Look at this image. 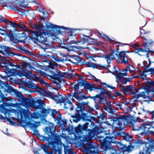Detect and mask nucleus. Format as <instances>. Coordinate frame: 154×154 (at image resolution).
<instances>
[{"instance_id":"f257e3e1","label":"nucleus","mask_w":154,"mask_h":154,"mask_svg":"<svg viewBox=\"0 0 154 154\" xmlns=\"http://www.w3.org/2000/svg\"><path fill=\"white\" fill-rule=\"evenodd\" d=\"M122 140L129 142V144H123L121 142L116 141V137L112 134H107L102 140H100V148L104 154H124L126 151H129L131 148L130 142L133 139V137L127 133L122 132L121 134Z\"/></svg>"},{"instance_id":"f03ea898","label":"nucleus","mask_w":154,"mask_h":154,"mask_svg":"<svg viewBox=\"0 0 154 154\" xmlns=\"http://www.w3.org/2000/svg\"><path fill=\"white\" fill-rule=\"evenodd\" d=\"M89 124L88 122L84 124L83 125L78 124L75 128V132L79 135L82 134L83 131H85V135L81 140L82 146L86 154H96L98 152V147L92 143H89V141L91 140L94 136L100 134L102 131L99 126L93 128L92 130L88 129Z\"/></svg>"},{"instance_id":"7ed1b4c3","label":"nucleus","mask_w":154,"mask_h":154,"mask_svg":"<svg viewBox=\"0 0 154 154\" xmlns=\"http://www.w3.org/2000/svg\"><path fill=\"white\" fill-rule=\"evenodd\" d=\"M117 128L119 129H123L125 126L129 125L132 126L134 131H137V135L139 137L138 133L144 130L147 123H143L140 121L139 118L132 119L131 116L128 115L120 116L117 118Z\"/></svg>"},{"instance_id":"20e7f679","label":"nucleus","mask_w":154,"mask_h":154,"mask_svg":"<svg viewBox=\"0 0 154 154\" xmlns=\"http://www.w3.org/2000/svg\"><path fill=\"white\" fill-rule=\"evenodd\" d=\"M45 102L41 99H33L30 102V105L33 108L36 109H40V112H34L32 117L35 119H38L39 118L44 119L50 113V115L53 118L55 119V114L59 113L55 109H51L50 108L47 109L45 108Z\"/></svg>"},{"instance_id":"39448f33","label":"nucleus","mask_w":154,"mask_h":154,"mask_svg":"<svg viewBox=\"0 0 154 154\" xmlns=\"http://www.w3.org/2000/svg\"><path fill=\"white\" fill-rule=\"evenodd\" d=\"M57 128L54 124L51 122H49L48 126H46L43 129L45 132L44 135H47L46 137L37 134V137L40 140L43 141H46L48 142H56L60 140V135L56 133Z\"/></svg>"},{"instance_id":"423d86ee","label":"nucleus","mask_w":154,"mask_h":154,"mask_svg":"<svg viewBox=\"0 0 154 154\" xmlns=\"http://www.w3.org/2000/svg\"><path fill=\"white\" fill-rule=\"evenodd\" d=\"M29 34L32 35L31 38L32 40H35L37 42H41V48L46 52L48 49L52 48L53 45L48 43L47 41V38L48 32H35V31L31 30L30 31Z\"/></svg>"},{"instance_id":"0eeeda50","label":"nucleus","mask_w":154,"mask_h":154,"mask_svg":"<svg viewBox=\"0 0 154 154\" xmlns=\"http://www.w3.org/2000/svg\"><path fill=\"white\" fill-rule=\"evenodd\" d=\"M16 5H13V4L15 3L14 2H11L8 1L4 2V3L8 4V5L7 4H4L2 5V6L4 8V7H9L10 8H11L13 10H14L15 11H18L19 14L21 15H24L26 14L27 13L29 12V11L28 10H25V9H21V8H17L21 7L22 8H25L27 6L29 3H35L36 2L35 0H23V2H20V0H17L16 2Z\"/></svg>"},{"instance_id":"6e6552de","label":"nucleus","mask_w":154,"mask_h":154,"mask_svg":"<svg viewBox=\"0 0 154 154\" xmlns=\"http://www.w3.org/2000/svg\"><path fill=\"white\" fill-rule=\"evenodd\" d=\"M116 57L121 63L128 64L129 63L128 60V56L125 54V53L122 51L119 52L117 49L112 50L108 54H103L102 57L105 58L108 63H109V60L111 61L115 59Z\"/></svg>"},{"instance_id":"1a4fd4ad","label":"nucleus","mask_w":154,"mask_h":154,"mask_svg":"<svg viewBox=\"0 0 154 154\" xmlns=\"http://www.w3.org/2000/svg\"><path fill=\"white\" fill-rule=\"evenodd\" d=\"M60 140L56 142H48L47 144H42L41 148L42 149L46 154H55L53 152L48 150V148L52 149L55 152H57L58 154H61V147Z\"/></svg>"},{"instance_id":"9d476101","label":"nucleus","mask_w":154,"mask_h":154,"mask_svg":"<svg viewBox=\"0 0 154 154\" xmlns=\"http://www.w3.org/2000/svg\"><path fill=\"white\" fill-rule=\"evenodd\" d=\"M17 115L18 117L20 118L19 121L21 123L28 124L31 128L34 129H36L38 125L35 124L30 122L31 116L30 113L26 109H19L17 112Z\"/></svg>"},{"instance_id":"9b49d317","label":"nucleus","mask_w":154,"mask_h":154,"mask_svg":"<svg viewBox=\"0 0 154 154\" xmlns=\"http://www.w3.org/2000/svg\"><path fill=\"white\" fill-rule=\"evenodd\" d=\"M145 22L146 23L143 26L140 27V37L143 39V45L145 49H146L149 53H154V51H151L149 50L150 48L154 45V41L149 36V33L150 32L145 31L144 30L141 29L147 23L146 21Z\"/></svg>"},{"instance_id":"f8f14e48","label":"nucleus","mask_w":154,"mask_h":154,"mask_svg":"<svg viewBox=\"0 0 154 154\" xmlns=\"http://www.w3.org/2000/svg\"><path fill=\"white\" fill-rule=\"evenodd\" d=\"M1 64H0V69L3 70L5 74L7 75L11 74L12 73V70H16L15 69H10L8 66H9L15 67L19 68L20 66L15 63V64L11 63L9 60H8L5 58V57H2L0 61Z\"/></svg>"},{"instance_id":"ddd939ff","label":"nucleus","mask_w":154,"mask_h":154,"mask_svg":"<svg viewBox=\"0 0 154 154\" xmlns=\"http://www.w3.org/2000/svg\"><path fill=\"white\" fill-rule=\"evenodd\" d=\"M38 92L40 94L44 96L50 97L54 100L57 102V103H64L68 99V97L65 98L63 97H62L61 99H59V97L62 96L60 95H54L53 94V92L52 93L50 91L48 92L46 90L42 88H40V91H38Z\"/></svg>"},{"instance_id":"4468645a","label":"nucleus","mask_w":154,"mask_h":154,"mask_svg":"<svg viewBox=\"0 0 154 154\" xmlns=\"http://www.w3.org/2000/svg\"><path fill=\"white\" fill-rule=\"evenodd\" d=\"M47 31L51 35H57L61 33L62 29H66L65 27L53 25L48 23L46 24Z\"/></svg>"},{"instance_id":"2eb2a0df","label":"nucleus","mask_w":154,"mask_h":154,"mask_svg":"<svg viewBox=\"0 0 154 154\" xmlns=\"http://www.w3.org/2000/svg\"><path fill=\"white\" fill-rule=\"evenodd\" d=\"M74 86V92L73 93L72 95L70 94H68V96L69 98L72 99L74 97L78 101H81L87 98V96L82 94L81 91H78L79 88V84H75Z\"/></svg>"},{"instance_id":"dca6fc26","label":"nucleus","mask_w":154,"mask_h":154,"mask_svg":"<svg viewBox=\"0 0 154 154\" xmlns=\"http://www.w3.org/2000/svg\"><path fill=\"white\" fill-rule=\"evenodd\" d=\"M88 102L86 103L85 102L82 101L81 103L76 104L77 107L75 109V115H72L71 117L72 119L78 117L79 115L82 114V113L87 112V111L86 110L84 107V105H87Z\"/></svg>"},{"instance_id":"f3484780","label":"nucleus","mask_w":154,"mask_h":154,"mask_svg":"<svg viewBox=\"0 0 154 154\" xmlns=\"http://www.w3.org/2000/svg\"><path fill=\"white\" fill-rule=\"evenodd\" d=\"M82 114L79 115L78 117L72 119L73 121L76 123L80 120L81 119L84 121H87L91 122L96 120V118L94 116H90V112H87L83 113Z\"/></svg>"},{"instance_id":"a211bd4d","label":"nucleus","mask_w":154,"mask_h":154,"mask_svg":"<svg viewBox=\"0 0 154 154\" xmlns=\"http://www.w3.org/2000/svg\"><path fill=\"white\" fill-rule=\"evenodd\" d=\"M101 95L100 92L98 94H97L95 96L88 97L87 96V98H90L93 99L95 103V106L96 109H97L101 106V105L103 102H104V98Z\"/></svg>"},{"instance_id":"6ab92c4d","label":"nucleus","mask_w":154,"mask_h":154,"mask_svg":"<svg viewBox=\"0 0 154 154\" xmlns=\"http://www.w3.org/2000/svg\"><path fill=\"white\" fill-rule=\"evenodd\" d=\"M0 51L1 53H4L5 52V55L8 56L13 57L14 55H17L18 56H22L23 57L28 58V57H26L24 56H23L20 54L12 52L11 50V48L8 47L5 45H0Z\"/></svg>"},{"instance_id":"aec40b11","label":"nucleus","mask_w":154,"mask_h":154,"mask_svg":"<svg viewBox=\"0 0 154 154\" xmlns=\"http://www.w3.org/2000/svg\"><path fill=\"white\" fill-rule=\"evenodd\" d=\"M8 23H9L10 25L12 26L13 28H14V31L19 32L18 29L17 28L20 29H21L24 30L26 31L27 32L29 33L30 31H31L27 29L26 26L24 24L20 23H17L16 22H13L9 20H7Z\"/></svg>"},{"instance_id":"412c9836","label":"nucleus","mask_w":154,"mask_h":154,"mask_svg":"<svg viewBox=\"0 0 154 154\" xmlns=\"http://www.w3.org/2000/svg\"><path fill=\"white\" fill-rule=\"evenodd\" d=\"M150 128L151 126L149 123H147V124L146 125L144 130L142 131H140L138 133L139 137H143V138L144 139V137L146 135H152L154 136V131L150 130Z\"/></svg>"},{"instance_id":"4be33fe9","label":"nucleus","mask_w":154,"mask_h":154,"mask_svg":"<svg viewBox=\"0 0 154 154\" xmlns=\"http://www.w3.org/2000/svg\"><path fill=\"white\" fill-rule=\"evenodd\" d=\"M146 83V84L145 85L142 84L140 89H143L146 91V92L149 93V91L152 90V88H153V87L154 86V81H147Z\"/></svg>"},{"instance_id":"5701e85b","label":"nucleus","mask_w":154,"mask_h":154,"mask_svg":"<svg viewBox=\"0 0 154 154\" xmlns=\"http://www.w3.org/2000/svg\"><path fill=\"white\" fill-rule=\"evenodd\" d=\"M0 86L2 88H4L6 91L8 93H11L12 92H14L15 89L13 87L10 86L7 82H3L2 81L0 82Z\"/></svg>"},{"instance_id":"b1692460","label":"nucleus","mask_w":154,"mask_h":154,"mask_svg":"<svg viewBox=\"0 0 154 154\" xmlns=\"http://www.w3.org/2000/svg\"><path fill=\"white\" fill-rule=\"evenodd\" d=\"M102 85H98V88L97 90H100V93L101 95L103 96V98H104V102L105 103H107V100L106 97L105 96L104 94H106L109 96L112 97V96L111 94L109 92V91H105V89L104 88H102Z\"/></svg>"},{"instance_id":"393cba45","label":"nucleus","mask_w":154,"mask_h":154,"mask_svg":"<svg viewBox=\"0 0 154 154\" xmlns=\"http://www.w3.org/2000/svg\"><path fill=\"white\" fill-rule=\"evenodd\" d=\"M84 87L86 90H88L90 91L98 89V85L95 86L93 84H89L87 81H85Z\"/></svg>"},{"instance_id":"a878e982","label":"nucleus","mask_w":154,"mask_h":154,"mask_svg":"<svg viewBox=\"0 0 154 154\" xmlns=\"http://www.w3.org/2000/svg\"><path fill=\"white\" fill-rule=\"evenodd\" d=\"M60 145L61 147V154L62 152V147L63 146L64 147V151L65 154H68L71 152L73 151V149H71L70 148L69 146L67 145H65V144L62 143L61 139L60 137Z\"/></svg>"},{"instance_id":"bb28decb","label":"nucleus","mask_w":154,"mask_h":154,"mask_svg":"<svg viewBox=\"0 0 154 154\" xmlns=\"http://www.w3.org/2000/svg\"><path fill=\"white\" fill-rule=\"evenodd\" d=\"M120 88L122 91H123L125 94H131V89L132 88V85H130L128 86L125 87L122 84H119Z\"/></svg>"},{"instance_id":"cd10ccee","label":"nucleus","mask_w":154,"mask_h":154,"mask_svg":"<svg viewBox=\"0 0 154 154\" xmlns=\"http://www.w3.org/2000/svg\"><path fill=\"white\" fill-rule=\"evenodd\" d=\"M115 43L116 44H118L119 45H116V46L118 47H122L123 46V45H128L130 46L131 47H132V48L135 49V51H137V49H138V48H137V47H139L140 46V45L138 44V43H134V44H133L132 45H130V44L126 43H122L120 42H118L115 41Z\"/></svg>"},{"instance_id":"c85d7f7f","label":"nucleus","mask_w":154,"mask_h":154,"mask_svg":"<svg viewBox=\"0 0 154 154\" xmlns=\"http://www.w3.org/2000/svg\"><path fill=\"white\" fill-rule=\"evenodd\" d=\"M56 72H55L54 75H47L51 79L55 80L59 79V78L66 77V75L63 74V73L62 74L60 71L58 72L57 73Z\"/></svg>"},{"instance_id":"c756f323","label":"nucleus","mask_w":154,"mask_h":154,"mask_svg":"<svg viewBox=\"0 0 154 154\" xmlns=\"http://www.w3.org/2000/svg\"><path fill=\"white\" fill-rule=\"evenodd\" d=\"M66 29H62L61 33L64 32H66L68 33L69 36H68V39L69 38H71V37H74L75 36V33H74V31H75V30L74 29H71L70 28H66Z\"/></svg>"},{"instance_id":"7c9ffc66","label":"nucleus","mask_w":154,"mask_h":154,"mask_svg":"<svg viewBox=\"0 0 154 154\" xmlns=\"http://www.w3.org/2000/svg\"><path fill=\"white\" fill-rule=\"evenodd\" d=\"M3 95L1 92H0V97L1 100H0V102H3V103L0 105V108L2 109H5V107H10V103L5 102L4 101L3 99Z\"/></svg>"},{"instance_id":"2f4dec72","label":"nucleus","mask_w":154,"mask_h":154,"mask_svg":"<svg viewBox=\"0 0 154 154\" xmlns=\"http://www.w3.org/2000/svg\"><path fill=\"white\" fill-rule=\"evenodd\" d=\"M150 139V138L149 137L147 139V141L146 142H145L143 141L142 139H137L135 140L134 142V146H136L137 147H139L140 146L145 144V146H146L145 144L146 143H147L148 142V140L149 139Z\"/></svg>"},{"instance_id":"473e14b6","label":"nucleus","mask_w":154,"mask_h":154,"mask_svg":"<svg viewBox=\"0 0 154 154\" xmlns=\"http://www.w3.org/2000/svg\"><path fill=\"white\" fill-rule=\"evenodd\" d=\"M32 100H30L29 98H26L24 96L22 97L19 100L21 104L23 105L28 106L29 104H30V102H31Z\"/></svg>"},{"instance_id":"72a5a7b5","label":"nucleus","mask_w":154,"mask_h":154,"mask_svg":"<svg viewBox=\"0 0 154 154\" xmlns=\"http://www.w3.org/2000/svg\"><path fill=\"white\" fill-rule=\"evenodd\" d=\"M149 93L146 92V91H144L142 92L141 93L138 94L137 95L136 97V99H138L139 97H141L143 99L147 98L149 100H150V95H149Z\"/></svg>"},{"instance_id":"f704fd0d","label":"nucleus","mask_w":154,"mask_h":154,"mask_svg":"<svg viewBox=\"0 0 154 154\" xmlns=\"http://www.w3.org/2000/svg\"><path fill=\"white\" fill-rule=\"evenodd\" d=\"M63 74L64 75H66V77L68 76L71 79H73L74 78L75 76H77L78 77H79V78L80 77H81V79H83V76L82 75L81 76H79L78 74L75 73H68L67 72H63Z\"/></svg>"},{"instance_id":"c9c22d12","label":"nucleus","mask_w":154,"mask_h":154,"mask_svg":"<svg viewBox=\"0 0 154 154\" xmlns=\"http://www.w3.org/2000/svg\"><path fill=\"white\" fill-rule=\"evenodd\" d=\"M25 85L26 87L33 89H38L40 90V88H39L37 86L35 85L32 82H26Z\"/></svg>"},{"instance_id":"e433bc0d","label":"nucleus","mask_w":154,"mask_h":154,"mask_svg":"<svg viewBox=\"0 0 154 154\" xmlns=\"http://www.w3.org/2000/svg\"><path fill=\"white\" fill-rule=\"evenodd\" d=\"M73 59L75 61V62H74L72 61V62L75 65H77L78 63H80V64H81V63L82 62L83 60H82V58L80 56H74L72 57Z\"/></svg>"},{"instance_id":"4c0bfd02","label":"nucleus","mask_w":154,"mask_h":154,"mask_svg":"<svg viewBox=\"0 0 154 154\" xmlns=\"http://www.w3.org/2000/svg\"><path fill=\"white\" fill-rule=\"evenodd\" d=\"M58 112L59 113H58L59 114V116H59V118L58 117H56V116H55V119H54L55 120H59L60 122H62V124H61V125H62L63 127H65V126L67 124V121H66V120H63L62 119L61 115L60 114V112L58 111Z\"/></svg>"},{"instance_id":"58836bf2","label":"nucleus","mask_w":154,"mask_h":154,"mask_svg":"<svg viewBox=\"0 0 154 154\" xmlns=\"http://www.w3.org/2000/svg\"><path fill=\"white\" fill-rule=\"evenodd\" d=\"M146 143L148 144L149 148L152 149L153 150V152H154V140L150 138L148 140V143Z\"/></svg>"},{"instance_id":"ea45409f","label":"nucleus","mask_w":154,"mask_h":154,"mask_svg":"<svg viewBox=\"0 0 154 154\" xmlns=\"http://www.w3.org/2000/svg\"><path fill=\"white\" fill-rule=\"evenodd\" d=\"M39 81L42 84H44L45 85L51 87V88H53L54 89L57 91V93L59 94L60 93V91H58V90L56 88H54L52 86L49 85V84L48 83H47L46 82H45L44 80L41 78H39Z\"/></svg>"},{"instance_id":"a19ab883","label":"nucleus","mask_w":154,"mask_h":154,"mask_svg":"<svg viewBox=\"0 0 154 154\" xmlns=\"http://www.w3.org/2000/svg\"><path fill=\"white\" fill-rule=\"evenodd\" d=\"M98 119L97 120L99 123H103L102 121L100 120V119L101 120H104L106 119V117L104 114L103 112L102 111H101L100 113V115L98 116Z\"/></svg>"},{"instance_id":"79ce46f5","label":"nucleus","mask_w":154,"mask_h":154,"mask_svg":"<svg viewBox=\"0 0 154 154\" xmlns=\"http://www.w3.org/2000/svg\"><path fill=\"white\" fill-rule=\"evenodd\" d=\"M116 77L118 80L122 83V84L125 85L127 84L128 82L127 78L124 77Z\"/></svg>"},{"instance_id":"37998d69","label":"nucleus","mask_w":154,"mask_h":154,"mask_svg":"<svg viewBox=\"0 0 154 154\" xmlns=\"http://www.w3.org/2000/svg\"><path fill=\"white\" fill-rule=\"evenodd\" d=\"M107 67V65H102L100 64H93V68L94 69L95 68L97 69H99L100 68L103 69L106 68Z\"/></svg>"},{"instance_id":"c03bdc74","label":"nucleus","mask_w":154,"mask_h":154,"mask_svg":"<svg viewBox=\"0 0 154 154\" xmlns=\"http://www.w3.org/2000/svg\"><path fill=\"white\" fill-rule=\"evenodd\" d=\"M14 93L16 97H17L18 99V101L20 100V99L23 96L21 92H19L16 89Z\"/></svg>"},{"instance_id":"a18cd8bd","label":"nucleus","mask_w":154,"mask_h":154,"mask_svg":"<svg viewBox=\"0 0 154 154\" xmlns=\"http://www.w3.org/2000/svg\"><path fill=\"white\" fill-rule=\"evenodd\" d=\"M12 32V31H11ZM5 36H6L8 37L10 40L11 41H13L15 39V37L14 36L12 32H11L10 33H8L6 32Z\"/></svg>"},{"instance_id":"49530a36","label":"nucleus","mask_w":154,"mask_h":154,"mask_svg":"<svg viewBox=\"0 0 154 154\" xmlns=\"http://www.w3.org/2000/svg\"><path fill=\"white\" fill-rule=\"evenodd\" d=\"M148 60L149 61L148 63H147V61L146 60H144L143 61V64L145 69L148 68L151 64V62L150 60L148 59Z\"/></svg>"},{"instance_id":"de8ad7c7","label":"nucleus","mask_w":154,"mask_h":154,"mask_svg":"<svg viewBox=\"0 0 154 154\" xmlns=\"http://www.w3.org/2000/svg\"><path fill=\"white\" fill-rule=\"evenodd\" d=\"M140 49H145V48H144V49H143L142 48H139V49H137V51H135L134 53L135 54H138L139 56H145V53L144 52L140 51H139Z\"/></svg>"},{"instance_id":"09e8293b","label":"nucleus","mask_w":154,"mask_h":154,"mask_svg":"<svg viewBox=\"0 0 154 154\" xmlns=\"http://www.w3.org/2000/svg\"><path fill=\"white\" fill-rule=\"evenodd\" d=\"M93 63L92 62H85L84 60L81 63L82 65H87L88 67H92L93 68Z\"/></svg>"},{"instance_id":"8fccbe9b","label":"nucleus","mask_w":154,"mask_h":154,"mask_svg":"<svg viewBox=\"0 0 154 154\" xmlns=\"http://www.w3.org/2000/svg\"><path fill=\"white\" fill-rule=\"evenodd\" d=\"M131 94H133L134 96V97H135L136 98L137 97V95L136 93L138 92V89L137 88H134L133 86L132 85V88H131Z\"/></svg>"},{"instance_id":"3c124183","label":"nucleus","mask_w":154,"mask_h":154,"mask_svg":"<svg viewBox=\"0 0 154 154\" xmlns=\"http://www.w3.org/2000/svg\"><path fill=\"white\" fill-rule=\"evenodd\" d=\"M117 72V75H116V76L117 77H124L123 76H128L127 75V73L126 72H125L124 73H122L121 72H118L117 71H116Z\"/></svg>"},{"instance_id":"603ef678","label":"nucleus","mask_w":154,"mask_h":154,"mask_svg":"<svg viewBox=\"0 0 154 154\" xmlns=\"http://www.w3.org/2000/svg\"><path fill=\"white\" fill-rule=\"evenodd\" d=\"M136 104L135 103H133V104L130 106H127L126 107L127 112H131L132 111V109L134 107L136 106Z\"/></svg>"},{"instance_id":"864d4df0","label":"nucleus","mask_w":154,"mask_h":154,"mask_svg":"<svg viewBox=\"0 0 154 154\" xmlns=\"http://www.w3.org/2000/svg\"><path fill=\"white\" fill-rule=\"evenodd\" d=\"M72 103L70 101H67L65 103H64V106L65 107H66V105L67 104H68L69 105L70 108V110H73L74 109V106H73L72 104Z\"/></svg>"},{"instance_id":"5fc2aeb1","label":"nucleus","mask_w":154,"mask_h":154,"mask_svg":"<svg viewBox=\"0 0 154 154\" xmlns=\"http://www.w3.org/2000/svg\"><path fill=\"white\" fill-rule=\"evenodd\" d=\"M16 71L14 72L15 75H18L20 77H23L25 76V74L22 72L16 70Z\"/></svg>"},{"instance_id":"6e6d98bb","label":"nucleus","mask_w":154,"mask_h":154,"mask_svg":"<svg viewBox=\"0 0 154 154\" xmlns=\"http://www.w3.org/2000/svg\"><path fill=\"white\" fill-rule=\"evenodd\" d=\"M23 66L25 67H29V69L30 70L32 69L33 68V67L31 65L30 63H28L26 61L24 62V63L23 64Z\"/></svg>"},{"instance_id":"4d7b16f0","label":"nucleus","mask_w":154,"mask_h":154,"mask_svg":"<svg viewBox=\"0 0 154 154\" xmlns=\"http://www.w3.org/2000/svg\"><path fill=\"white\" fill-rule=\"evenodd\" d=\"M43 26L42 25L37 24V27L36 29V31H35V32H42L44 31L42 30Z\"/></svg>"},{"instance_id":"13d9d810","label":"nucleus","mask_w":154,"mask_h":154,"mask_svg":"<svg viewBox=\"0 0 154 154\" xmlns=\"http://www.w3.org/2000/svg\"><path fill=\"white\" fill-rule=\"evenodd\" d=\"M147 69H144L143 70L142 73L140 75V78L141 79H143V80H146V75L144 74V73L146 72H145V71Z\"/></svg>"},{"instance_id":"bf43d9fd","label":"nucleus","mask_w":154,"mask_h":154,"mask_svg":"<svg viewBox=\"0 0 154 154\" xmlns=\"http://www.w3.org/2000/svg\"><path fill=\"white\" fill-rule=\"evenodd\" d=\"M80 41H79L75 38V39H72L70 41H69V44L71 45L72 44H77L78 43H80Z\"/></svg>"},{"instance_id":"052dcab7","label":"nucleus","mask_w":154,"mask_h":154,"mask_svg":"<svg viewBox=\"0 0 154 154\" xmlns=\"http://www.w3.org/2000/svg\"><path fill=\"white\" fill-rule=\"evenodd\" d=\"M140 52H144L145 53V55L147 58H149L150 56L149 53L146 49H140Z\"/></svg>"},{"instance_id":"680f3d73","label":"nucleus","mask_w":154,"mask_h":154,"mask_svg":"<svg viewBox=\"0 0 154 154\" xmlns=\"http://www.w3.org/2000/svg\"><path fill=\"white\" fill-rule=\"evenodd\" d=\"M98 36L99 37H101L103 38L104 39H105V40H106V39L107 38L108 36L106 35L105 34H102L99 32H98Z\"/></svg>"},{"instance_id":"e2e57ef3","label":"nucleus","mask_w":154,"mask_h":154,"mask_svg":"<svg viewBox=\"0 0 154 154\" xmlns=\"http://www.w3.org/2000/svg\"><path fill=\"white\" fill-rule=\"evenodd\" d=\"M150 95V100L153 97H154V88H152V90L149 91V94Z\"/></svg>"},{"instance_id":"0e129e2a","label":"nucleus","mask_w":154,"mask_h":154,"mask_svg":"<svg viewBox=\"0 0 154 154\" xmlns=\"http://www.w3.org/2000/svg\"><path fill=\"white\" fill-rule=\"evenodd\" d=\"M79 80L80 81L79 82H78V84L79 85V86H82L84 87L85 82V81H86V80H82L79 79Z\"/></svg>"},{"instance_id":"69168bd1","label":"nucleus","mask_w":154,"mask_h":154,"mask_svg":"<svg viewBox=\"0 0 154 154\" xmlns=\"http://www.w3.org/2000/svg\"><path fill=\"white\" fill-rule=\"evenodd\" d=\"M5 119L7 120V121L8 122H9L11 124H12L13 125H14L16 123V122H15L12 121L11 119L8 117H5Z\"/></svg>"},{"instance_id":"338daca9","label":"nucleus","mask_w":154,"mask_h":154,"mask_svg":"<svg viewBox=\"0 0 154 154\" xmlns=\"http://www.w3.org/2000/svg\"><path fill=\"white\" fill-rule=\"evenodd\" d=\"M113 92L114 93L115 97H116L118 96H120L122 95L121 93L119 92L116 89L114 90H113Z\"/></svg>"},{"instance_id":"774afa93","label":"nucleus","mask_w":154,"mask_h":154,"mask_svg":"<svg viewBox=\"0 0 154 154\" xmlns=\"http://www.w3.org/2000/svg\"><path fill=\"white\" fill-rule=\"evenodd\" d=\"M145 72H150L151 73L154 75V67L152 68L148 69L146 70L145 71Z\"/></svg>"}]
</instances>
